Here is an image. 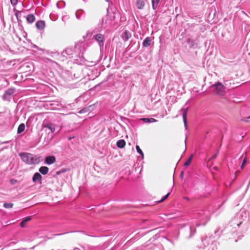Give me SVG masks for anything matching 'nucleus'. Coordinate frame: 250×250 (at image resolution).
I'll list each match as a JSON object with an SVG mask.
<instances>
[{"label": "nucleus", "instance_id": "nucleus-1", "mask_svg": "<svg viewBox=\"0 0 250 250\" xmlns=\"http://www.w3.org/2000/svg\"><path fill=\"white\" fill-rule=\"evenodd\" d=\"M117 16H118V13L113 11L110 12L109 9H107V15L102 19L100 22L101 27L107 29L114 25L116 23L115 19Z\"/></svg>", "mask_w": 250, "mask_h": 250}, {"label": "nucleus", "instance_id": "nucleus-2", "mask_svg": "<svg viewBox=\"0 0 250 250\" xmlns=\"http://www.w3.org/2000/svg\"><path fill=\"white\" fill-rule=\"evenodd\" d=\"M19 156L22 161L28 165L37 164L42 160L41 157L27 152L21 153Z\"/></svg>", "mask_w": 250, "mask_h": 250}, {"label": "nucleus", "instance_id": "nucleus-3", "mask_svg": "<svg viewBox=\"0 0 250 250\" xmlns=\"http://www.w3.org/2000/svg\"><path fill=\"white\" fill-rule=\"evenodd\" d=\"M215 88V93L219 95H224L225 93V88L224 86L220 82L213 85Z\"/></svg>", "mask_w": 250, "mask_h": 250}, {"label": "nucleus", "instance_id": "nucleus-4", "mask_svg": "<svg viewBox=\"0 0 250 250\" xmlns=\"http://www.w3.org/2000/svg\"><path fill=\"white\" fill-rule=\"evenodd\" d=\"M43 128H46L49 129L51 133H54L57 129H58V132L60 131V129L59 128V126H58L56 125L53 124L52 123H45L43 122L42 125Z\"/></svg>", "mask_w": 250, "mask_h": 250}, {"label": "nucleus", "instance_id": "nucleus-5", "mask_svg": "<svg viewBox=\"0 0 250 250\" xmlns=\"http://www.w3.org/2000/svg\"><path fill=\"white\" fill-rule=\"evenodd\" d=\"M104 38V35L100 33L96 34L93 37V39H94L98 42L101 50L103 49L104 48L103 41Z\"/></svg>", "mask_w": 250, "mask_h": 250}, {"label": "nucleus", "instance_id": "nucleus-6", "mask_svg": "<svg viewBox=\"0 0 250 250\" xmlns=\"http://www.w3.org/2000/svg\"><path fill=\"white\" fill-rule=\"evenodd\" d=\"M15 89L13 88H9L4 93L2 98L4 100L9 101L11 98L12 95L15 92Z\"/></svg>", "mask_w": 250, "mask_h": 250}, {"label": "nucleus", "instance_id": "nucleus-7", "mask_svg": "<svg viewBox=\"0 0 250 250\" xmlns=\"http://www.w3.org/2000/svg\"><path fill=\"white\" fill-rule=\"evenodd\" d=\"M74 50L72 48H67L62 52V55L64 57H67V56H71L73 55Z\"/></svg>", "mask_w": 250, "mask_h": 250}, {"label": "nucleus", "instance_id": "nucleus-8", "mask_svg": "<svg viewBox=\"0 0 250 250\" xmlns=\"http://www.w3.org/2000/svg\"><path fill=\"white\" fill-rule=\"evenodd\" d=\"M188 108H183L181 109V111L182 112L183 114V119L184 123V125L185 127V128H187V114L188 112Z\"/></svg>", "mask_w": 250, "mask_h": 250}, {"label": "nucleus", "instance_id": "nucleus-9", "mask_svg": "<svg viewBox=\"0 0 250 250\" xmlns=\"http://www.w3.org/2000/svg\"><path fill=\"white\" fill-rule=\"evenodd\" d=\"M56 159L54 156H48L46 157L45 162L47 165H51L55 162Z\"/></svg>", "mask_w": 250, "mask_h": 250}, {"label": "nucleus", "instance_id": "nucleus-10", "mask_svg": "<svg viewBox=\"0 0 250 250\" xmlns=\"http://www.w3.org/2000/svg\"><path fill=\"white\" fill-rule=\"evenodd\" d=\"M45 22L43 21H39L36 23V27L39 29H43L45 27Z\"/></svg>", "mask_w": 250, "mask_h": 250}, {"label": "nucleus", "instance_id": "nucleus-11", "mask_svg": "<svg viewBox=\"0 0 250 250\" xmlns=\"http://www.w3.org/2000/svg\"><path fill=\"white\" fill-rule=\"evenodd\" d=\"M145 5V2L144 0H137L136 2V5L139 9H142Z\"/></svg>", "mask_w": 250, "mask_h": 250}, {"label": "nucleus", "instance_id": "nucleus-12", "mask_svg": "<svg viewBox=\"0 0 250 250\" xmlns=\"http://www.w3.org/2000/svg\"><path fill=\"white\" fill-rule=\"evenodd\" d=\"M42 175L38 172L35 173L32 178V180L34 182H36L37 181H40L42 179Z\"/></svg>", "mask_w": 250, "mask_h": 250}, {"label": "nucleus", "instance_id": "nucleus-13", "mask_svg": "<svg viewBox=\"0 0 250 250\" xmlns=\"http://www.w3.org/2000/svg\"><path fill=\"white\" fill-rule=\"evenodd\" d=\"M151 39L150 37H146L143 42V45L144 47H148L150 45Z\"/></svg>", "mask_w": 250, "mask_h": 250}, {"label": "nucleus", "instance_id": "nucleus-14", "mask_svg": "<svg viewBox=\"0 0 250 250\" xmlns=\"http://www.w3.org/2000/svg\"><path fill=\"white\" fill-rule=\"evenodd\" d=\"M26 20L29 23H33L35 20V17L32 14H29L26 17Z\"/></svg>", "mask_w": 250, "mask_h": 250}, {"label": "nucleus", "instance_id": "nucleus-15", "mask_svg": "<svg viewBox=\"0 0 250 250\" xmlns=\"http://www.w3.org/2000/svg\"><path fill=\"white\" fill-rule=\"evenodd\" d=\"M31 217H27L24 219L20 223V226L22 228H24L25 227L26 224L28 222H29L30 220H31Z\"/></svg>", "mask_w": 250, "mask_h": 250}, {"label": "nucleus", "instance_id": "nucleus-16", "mask_svg": "<svg viewBox=\"0 0 250 250\" xmlns=\"http://www.w3.org/2000/svg\"><path fill=\"white\" fill-rule=\"evenodd\" d=\"M49 171V168L47 167H41L39 168V171L43 175L46 174Z\"/></svg>", "mask_w": 250, "mask_h": 250}, {"label": "nucleus", "instance_id": "nucleus-17", "mask_svg": "<svg viewBox=\"0 0 250 250\" xmlns=\"http://www.w3.org/2000/svg\"><path fill=\"white\" fill-rule=\"evenodd\" d=\"M116 145L119 148H122L125 146V142L124 140H120L117 141Z\"/></svg>", "mask_w": 250, "mask_h": 250}, {"label": "nucleus", "instance_id": "nucleus-18", "mask_svg": "<svg viewBox=\"0 0 250 250\" xmlns=\"http://www.w3.org/2000/svg\"><path fill=\"white\" fill-rule=\"evenodd\" d=\"M131 37V34L130 33L125 30V32H124V35L123 36V40L125 41H126L128 40V39Z\"/></svg>", "mask_w": 250, "mask_h": 250}, {"label": "nucleus", "instance_id": "nucleus-19", "mask_svg": "<svg viewBox=\"0 0 250 250\" xmlns=\"http://www.w3.org/2000/svg\"><path fill=\"white\" fill-rule=\"evenodd\" d=\"M141 120L143 121L144 122L146 123H154L156 122L157 120L154 118H142L141 119Z\"/></svg>", "mask_w": 250, "mask_h": 250}, {"label": "nucleus", "instance_id": "nucleus-20", "mask_svg": "<svg viewBox=\"0 0 250 250\" xmlns=\"http://www.w3.org/2000/svg\"><path fill=\"white\" fill-rule=\"evenodd\" d=\"M161 0H151L152 6V8L154 10H155L157 8L159 3Z\"/></svg>", "mask_w": 250, "mask_h": 250}, {"label": "nucleus", "instance_id": "nucleus-21", "mask_svg": "<svg viewBox=\"0 0 250 250\" xmlns=\"http://www.w3.org/2000/svg\"><path fill=\"white\" fill-rule=\"evenodd\" d=\"M25 129V125L23 124H21L18 128V133L20 134Z\"/></svg>", "mask_w": 250, "mask_h": 250}, {"label": "nucleus", "instance_id": "nucleus-22", "mask_svg": "<svg viewBox=\"0 0 250 250\" xmlns=\"http://www.w3.org/2000/svg\"><path fill=\"white\" fill-rule=\"evenodd\" d=\"M136 149L137 152L141 155L142 159H143L144 157V153H143L142 150L140 149L139 146H136Z\"/></svg>", "mask_w": 250, "mask_h": 250}, {"label": "nucleus", "instance_id": "nucleus-23", "mask_svg": "<svg viewBox=\"0 0 250 250\" xmlns=\"http://www.w3.org/2000/svg\"><path fill=\"white\" fill-rule=\"evenodd\" d=\"M192 156H193L192 155H191L190 156V157L188 159V160L185 163L184 166L187 167V166H188L190 164L192 159Z\"/></svg>", "mask_w": 250, "mask_h": 250}, {"label": "nucleus", "instance_id": "nucleus-24", "mask_svg": "<svg viewBox=\"0 0 250 250\" xmlns=\"http://www.w3.org/2000/svg\"><path fill=\"white\" fill-rule=\"evenodd\" d=\"M13 206V204L12 203H5L3 204V207L5 208H12Z\"/></svg>", "mask_w": 250, "mask_h": 250}, {"label": "nucleus", "instance_id": "nucleus-25", "mask_svg": "<svg viewBox=\"0 0 250 250\" xmlns=\"http://www.w3.org/2000/svg\"><path fill=\"white\" fill-rule=\"evenodd\" d=\"M169 194H170V193H168L167 195H166L165 196L163 197L162 199L159 201V203H161V202L164 201V200H165L166 199H167V198L168 197Z\"/></svg>", "mask_w": 250, "mask_h": 250}, {"label": "nucleus", "instance_id": "nucleus-26", "mask_svg": "<svg viewBox=\"0 0 250 250\" xmlns=\"http://www.w3.org/2000/svg\"><path fill=\"white\" fill-rule=\"evenodd\" d=\"M246 162H247V158H246V157H245L244 158V160H243V162H242V164H241V168L242 169H243V168H244V166H245V164H246Z\"/></svg>", "mask_w": 250, "mask_h": 250}, {"label": "nucleus", "instance_id": "nucleus-27", "mask_svg": "<svg viewBox=\"0 0 250 250\" xmlns=\"http://www.w3.org/2000/svg\"><path fill=\"white\" fill-rule=\"evenodd\" d=\"M17 0H10V1H11V4L12 5H15L17 4Z\"/></svg>", "mask_w": 250, "mask_h": 250}, {"label": "nucleus", "instance_id": "nucleus-28", "mask_svg": "<svg viewBox=\"0 0 250 250\" xmlns=\"http://www.w3.org/2000/svg\"><path fill=\"white\" fill-rule=\"evenodd\" d=\"M78 12H79V11H77L76 12L75 15H76V17H77L78 19H80V17H79V16H78Z\"/></svg>", "mask_w": 250, "mask_h": 250}, {"label": "nucleus", "instance_id": "nucleus-29", "mask_svg": "<svg viewBox=\"0 0 250 250\" xmlns=\"http://www.w3.org/2000/svg\"><path fill=\"white\" fill-rule=\"evenodd\" d=\"M66 19H67V16H63V17L62 18V20L63 21H64Z\"/></svg>", "mask_w": 250, "mask_h": 250}, {"label": "nucleus", "instance_id": "nucleus-30", "mask_svg": "<svg viewBox=\"0 0 250 250\" xmlns=\"http://www.w3.org/2000/svg\"><path fill=\"white\" fill-rule=\"evenodd\" d=\"M185 151L186 150V148H187V146H186V140H185Z\"/></svg>", "mask_w": 250, "mask_h": 250}, {"label": "nucleus", "instance_id": "nucleus-31", "mask_svg": "<svg viewBox=\"0 0 250 250\" xmlns=\"http://www.w3.org/2000/svg\"><path fill=\"white\" fill-rule=\"evenodd\" d=\"M216 154H215V155H214L212 157L211 159H214V158H216Z\"/></svg>", "mask_w": 250, "mask_h": 250}, {"label": "nucleus", "instance_id": "nucleus-32", "mask_svg": "<svg viewBox=\"0 0 250 250\" xmlns=\"http://www.w3.org/2000/svg\"><path fill=\"white\" fill-rule=\"evenodd\" d=\"M240 173V171H236V172H235V175H236V174H238Z\"/></svg>", "mask_w": 250, "mask_h": 250}, {"label": "nucleus", "instance_id": "nucleus-33", "mask_svg": "<svg viewBox=\"0 0 250 250\" xmlns=\"http://www.w3.org/2000/svg\"><path fill=\"white\" fill-rule=\"evenodd\" d=\"M213 169H215V170H217L218 169V168H217V167H213Z\"/></svg>", "mask_w": 250, "mask_h": 250}, {"label": "nucleus", "instance_id": "nucleus-34", "mask_svg": "<svg viewBox=\"0 0 250 250\" xmlns=\"http://www.w3.org/2000/svg\"><path fill=\"white\" fill-rule=\"evenodd\" d=\"M210 160H211V159H209V160H208V164H209V163L210 162Z\"/></svg>", "mask_w": 250, "mask_h": 250}, {"label": "nucleus", "instance_id": "nucleus-35", "mask_svg": "<svg viewBox=\"0 0 250 250\" xmlns=\"http://www.w3.org/2000/svg\"><path fill=\"white\" fill-rule=\"evenodd\" d=\"M106 1H109V0H105Z\"/></svg>", "mask_w": 250, "mask_h": 250}, {"label": "nucleus", "instance_id": "nucleus-36", "mask_svg": "<svg viewBox=\"0 0 250 250\" xmlns=\"http://www.w3.org/2000/svg\"><path fill=\"white\" fill-rule=\"evenodd\" d=\"M71 139H72V137L69 138V140H70Z\"/></svg>", "mask_w": 250, "mask_h": 250}, {"label": "nucleus", "instance_id": "nucleus-37", "mask_svg": "<svg viewBox=\"0 0 250 250\" xmlns=\"http://www.w3.org/2000/svg\"><path fill=\"white\" fill-rule=\"evenodd\" d=\"M249 118H250V116H249V117H248V119H249Z\"/></svg>", "mask_w": 250, "mask_h": 250}]
</instances>
